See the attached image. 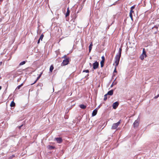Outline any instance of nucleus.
<instances>
[{
  "label": "nucleus",
  "mask_w": 159,
  "mask_h": 159,
  "mask_svg": "<svg viewBox=\"0 0 159 159\" xmlns=\"http://www.w3.org/2000/svg\"><path fill=\"white\" fill-rule=\"evenodd\" d=\"M121 51L122 49L121 48H120L118 51V53L116 54L115 57V66L116 67L119 64L121 55Z\"/></svg>",
  "instance_id": "f257e3e1"
},
{
  "label": "nucleus",
  "mask_w": 159,
  "mask_h": 159,
  "mask_svg": "<svg viewBox=\"0 0 159 159\" xmlns=\"http://www.w3.org/2000/svg\"><path fill=\"white\" fill-rule=\"evenodd\" d=\"M120 123V120L117 123H114L111 127V129H116Z\"/></svg>",
  "instance_id": "f03ea898"
},
{
  "label": "nucleus",
  "mask_w": 159,
  "mask_h": 159,
  "mask_svg": "<svg viewBox=\"0 0 159 159\" xmlns=\"http://www.w3.org/2000/svg\"><path fill=\"white\" fill-rule=\"evenodd\" d=\"M69 62V58H66V59H64L62 63V64L63 66H65V65H67L68 64Z\"/></svg>",
  "instance_id": "7ed1b4c3"
},
{
  "label": "nucleus",
  "mask_w": 159,
  "mask_h": 159,
  "mask_svg": "<svg viewBox=\"0 0 159 159\" xmlns=\"http://www.w3.org/2000/svg\"><path fill=\"white\" fill-rule=\"evenodd\" d=\"M93 68L94 69H95L97 68L99 66V63L98 62L96 61L95 62L93 63Z\"/></svg>",
  "instance_id": "20e7f679"
},
{
  "label": "nucleus",
  "mask_w": 159,
  "mask_h": 159,
  "mask_svg": "<svg viewBox=\"0 0 159 159\" xmlns=\"http://www.w3.org/2000/svg\"><path fill=\"white\" fill-rule=\"evenodd\" d=\"M54 140L56 141L57 143H61L62 141L61 138L60 137L55 138L54 139Z\"/></svg>",
  "instance_id": "39448f33"
},
{
  "label": "nucleus",
  "mask_w": 159,
  "mask_h": 159,
  "mask_svg": "<svg viewBox=\"0 0 159 159\" xmlns=\"http://www.w3.org/2000/svg\"><path fill=\"white\" fill-rule=\"evenodd\" d=\"M119 105V103L118 102H115L113 104L112 107L114 109H116Z\"/></svg>",
  "instance_id": "423d86ee"
},
{
  "label": "nucleus",
  "mask_w": 159,
  "mask_h": 159,
  "mask_svg": "<svg viewBox=\"0 0 159 159\" xmlns=\"http://www.w3.org/2000/svg\"><path fill=\"white\" fill-rule=\"evenodd\" d=\"M139 121L138 120H135V121H134L133 124L134 127V128H136L138 126L139 124Z\"/></svg>",
  "instance_id": "0eeeda50"
},
{
  "label": "nucleus",
  "mask_w": 159,
  "mask_h": 159,
  "mask_svg": "<svg viewBox=\"0 0 159 159\" xmlns=\"http://www.w3.org/2000/svg\"><path fill=\"white\" fill-rule=\"evenodd\" d=\"M113 93V90H111L109 91L107 94V95H112Z\"/></svg>",
  "instance_id": "6e6552de"
},
{
  "label": "nucleus",
  "mask_w": 159,
  "mask_h": 159,
  "mask_svg": "<svg viewBox=\"0 0 159 159\" xmlns=\"http://www.w3.org/2000/svg\"><path fill=\"white\" fill-rule=\"evenodd\" d=\"M97 112V110L96 109L94 110L93 111V113L92 114V116H95Z\"/></svg>",
  "instance_id": "1a4fd4ad"
},
{
  "label": "nucleus",
  "mask_w": 159,
  "mask_h": 159,
  "mask_svg": "<svg viewBox=\"0 0 159 159\" xmlns=\"http://www.w3.org/2000/svg\"><path fill=\"white\" fill-rule=\"evenodd\" d=\"M70 11L69 9V8L68 7L67 9V11L66 14V17L69 16L70 14Z\"/></svg>",
  "instance_id": "9d476101"
},
{
  "label": "nucleus",
  "mask_w": 159,
  "mask_h": 159,
  "mask_svg": "<svg viewBox=\"0 0 159 159\" xmlns=\"http://www.w3.org/2000/svg\"><path fill=\"white\" fill-rule=\"evenodd\" d=\"M23 83H22L20 85L17 86V88H16L15 90L16 91L17 89H20V87L23 85Z\"/></svg>",
  "instance_id": "9b49d317"
},
{
  "label": "nucleus",
  "mask_w": 159,
  "mask_h": 159,
  "mask_svg": "<svg viewBox=\"0 0 159 159\" xmlns=\"http://www.w3.org/2000/svg\"><path fill=\"white\" fill-rule=\"evenodd\" d=\"M92 46H93L92 43H91L90 44V45L89 46V52H91V51L92 49Z\"/></svg>",
  "instance_id": "f8f14e48"
},
{
  "label": "nucleus",
  "mask_w": 159,
  "mask_h": 159,
  "mask_svg": "<svg viewBox=\"0 0 159 159\" xmlns=\"http://www.w3.org/2000/svg\"><path fill=\"white\" fill-rule=\"evenodd\" d=\"M15 105V103L13 101H12L11 103L10 106L11 107H14Z\"/></svg>",
  "instance_id": "ddd939ff"
},
{
  "label": "nucleus",
  "mask_w": 159,
  "mask_h": 159,
  "mask_svg": "<svg viewBox=\"0 0 159 159\" xmlns=\"http://www.w3.org/2000/svg\"><path fill=\"white\" fill-rule=\"evenodd\" d=\"M80 107L83 109H84L86 108V106L83 104H81L80 105Z\"/></svg>",
  "instance_id": "4468645a"
},
{
  "label": "nucleus",
  "mask_w": 159,
  "mask_h": 159,
  "mask_svg": "<svg viewBox=\"0 0 159 159\" xmlns=\"http://www.w3.org/2000/svg\"><path fill=\"white\" fill-rule=\"evenodd\" d=\"M53 69H54V67H53V66L52 65H51L50 66V69H49L50 71L51 72H52V71Z\"/></svg>",
  "instance_id": "2eb2a0df"
},
{
  "label": "nucleus",
  "mask_w": 159,
  "mask_h": 159,
  "mask_svg": "<svg viewBox=\"0 0 159 159\" xmlns=\"http://www.w3.org/2000/svg\"><path fill=\"white\" fill-rule=\"evenodd\" d=\"M104 61H101L100 62L101 64V67H103L104 65Z\"/></svg>",
  "instance_id": "dca6fc26"
},
{
  "label": "nucleus",
  "mask_w": 159,
  "mask_h": 159,
  "mask_svg": "<svg viewBox=\"0 0 159 159\" xmlns=\"http://www.w3.org/2000/svg\"><path fill=\"white\" fill-rule=\"evenodd\" d=\"M107 94L104 95V99H103L104 101H106L107 99Z\"/></svg>",
  "instance_id": "f3484780"
},
{
  "label": "nucleus",
  "mask_w": 159,
  "mask_h": 159,
  "mask_svg": "<svg viewBox=\"0 0 159 159\" xmlns=\"http://www.w3.org/2000/svg\"><path fill=\"white\" fill-rule=\"evenodd\" d=\"M44 37V35L43 34H42L40 36V37L39 38V39H40L41 41H42V40H43V37Z\"/></svg>",
  "instance_id": "a211bd4d"
},
{
  "label": "nucleus",
  "mask_w": 159,
  "mask_h": 159,
  "mask_svg": "<svg viewBox=\"0 0 159 159\" xmlns=\"http://www.w3.org/2000/svg\"><path fill=\"white\" fill-rule=\"evenodd\" d=\"M25 61H22V62H20V63L19 65H20V66H21V65H24V64H25Z\"/></svg>",
  "instance_id": "6ab92c4d"
},
{
  "label": "nucleus",
  "mask_w": 159,
  "mask_h": 159,
  "mask_svg": "<svg viewBox=\"0 0 159 159\" xmlns=\"http://www.w3.org/2000/svg\"><path fill=\"white\" fill-rule=\"evenodd\" d=\"M42 73H43L42 72H41L40 73V74L39 75V76L37 78L36 80H39L40 78L41 77V75H42Z\"/></svg>",
  "instance_id": "aec40b11"
},
{
  "label": "nucleus",
  "mask_w": 159,
  "mask_h": 159,
  "mask_svg": "<svg viewBox=\"0 0 159 159\" xmlns=\"http://www.w3.org/2000/svg\"><path fill=\"white\" fill-rule=\"evenodd\" d=\"M143 54L145 55V57H146L147 56L146 54V52L145 51V49L144 48L143 49Z\"/></svg>",
  "instance_id": "412c9836"
},
{
  "label": "nucleus",
  "mask_w": 159,
  "mask_h": 159,
  "mask_svg": "<svg viewBox=\"0 0 159 159\" xmlns=\"http://www.w3.org/2000/svg\"><path fill=\"white\" fill-rule=\"evenodd\" d=\"M48 148L50 149H53L54 148V147L53 146H49V148Z\"/></svg>",
  "instance_id": "4be33fe9"
},
{
  "label": "nucleus",
  "mask_w": 159,
  "mask_h": 159,
  "mask_svg": "<svg viewBox=\"0 0 159 159\" xmlns=\"http://www.w3.org/2000/svg\"><path fill=\"white\" fill-rule=\"evenodd\" d=\"M129 16L130 17L131 20H133V17H132V14H131V13H129Z\"/></svg>",
  "instance_id": "5701e85b"
},
{
  "label": "nucleus",
  "mask_w": 159,
  "mask_h": 159,
  "mask_svg": "<svg viewBox=\"0 0 159 159\" xmlns=\"http://www.w3.org/2000/svg\"><path fill=\"white\" fill-rule=\"evenodd\" d=\"M117 82L116 81V80H114V81L112 82V83L115 85L116 84Z\"/></svg>",
  "instance_id": "b1692460"
},
{
  "label": "nucleus",
  "mask_w": 159,
  "mask_h": 159,
  "mask_svg": "<svg viewBox=\"0 0 159 159\" xmlns=\"http://www.w3.org/2000/svg\"><path fill=\"white\" fill-rule=\"evenodd\" d=\"M102 61H105V57L104 56H102Z\"/></svg>",
  "instance_id": "393cba45"
},
{
  "label": "nucleus",
  "mask_w": 159,
  "mask_h": 159,
  "mask_svg": "<svg viewBox=\"0 0 159 159\" xmlns=\"http://www.w3.org/2000/svg\"><path fill=\"white\" fill-rule=\"evenodd\" d=\"M140 58L141 60H143L144 59V57H143V55H141L140 56Z\"/></svg>",
  "instance_id": "a878e982"
},
{
  "label": "nucleus",
  "mask_w": 159,
  "mask_h": 159,
  "mask_svg": "<svg viewBox=\"0 0 159 159\" xmlns=\"http://www.w3.org/2000/svg\"><path fill=\"white\" fill-rule=\"evenodd\" d=\"M134 11H133V10H130V11L129 13H131L132 14L133 13H134Z\"/></svg>",
  "instance_id": "bb28decb"
},
{
  "label": "nucleus",
  "mask_w": 159,
  "mask_h": 159,
  "mask_svg": "<svg viewBox=\"0 0 159 159\" xmlns=\"http://www.w3.org/2000/svg\"><path fill=\"white\" fill-rule=\"evenodd\" d=\"M83 72H86V73H88L89 72V71L88 70H84L83 71Z\"/></svg>",
  "instance_id": "cd10ccee"
},
{
  "label": "nucleus",
  "mask_w": 159,
  "mask_h": 159,
  "mask_svg": "<svg viewBox=\"0 0 159 159\" xmlns=\"http://www.w3.org/2000/svg\"><path fill=\"white\" fill-rule=\"evenodd\" d=\"M159 97V94H158L157 96L154 97V98L155 99Z\"/></svg>",
  "instance_id": "c85d7f7f"
},
{
  "label": "nucleus",
  "mask_w": 159,
  "mask_h": 159,
  "mask_svg": "<svg viewBox=\"0 0 159 159\" xmlns=\"http://www.w3.org/2000/svg\"><path fill=\"white\" fill-rule=\"evenodd\" d=\"M135 8V6H133L131 7V10H133Z\"/></svg>",
  "instance_id": "c756f323"
},
{
  "label": "nucleus",
  "mask_w": 159,
  "mask_h": 159,
  "mask_svg": "<svg viewBox=\"0 0 159 159\" xmlns=\"http://www.w3.org/2000/svg\"><path fill=\"white\" fill-rule=\"evenodd\" d=\"M23 125H21L20 126H19L18 127V128L19 129H20L23 126Z\"/></svg>",
  "instance_id": "7c9ffc66"
},
{
  "label": "nucleus",
  "mask_w": 159,
  "mask_h": 159,
  "mask_svg": "<svg viewBox=\"0 0 159 159\" xmlns=\"http://www.w3.org/2000/svg\"><path fill=\"white\" fill-rule=\"evenodd\" d=\"M37 80H35V81L33 83L31 84V85H32L33 84H34L35 83H36Z\"/></svg>",
  "instance_id": "2f4dec72"
},
{
  "label": "nucleus",
  "mask_w": 159,
  "mask_h": 159,
  "mask_svg": "<svg viewBox=\"0 0 159 159\" xmlns=\"http://www.w3.org/2000/svg\"><path fill=\"white\" fill-rule=\"evenodd\" d=\"M40 40H41L40 39H39L38 40V42H37L38 44H39V43Z\"/></svg>",
  "instance_id": "473e14b6"
},
{
  "label": "nucleus",
  "mask_w": 159,
  "mask_h": 159,
  "mask_svg": "<svg viewBox=\"0 0 159 159\" xmlns=\"http://www.w3.org/2000/svg\"><path fill=\"white\" fill-rule=\"evenodd\" d=\"M114 85V84H113L112 83V84L111 85V87H112Z\"/></svg>",
  "instance_id": "72a5a7b5"
},
{
  "label": "nucleus",
  "mask_w": 159,
  "mask_h": 159,
  "mask_svg": "<svg viewBox=\"0 0 159 159\" xmlns=\"http://www.w3.org/2000/svg\"><path fill=\"white\" fill-rule=\"evenodd\" d=\"M14 156H14V155H12V156H11V157H10V159H11V158H12V157H14Z\"/></svg>",
  "instance_id": "f704fd0d"
},
{
  "label": "nucleus",
  "mask_w": 159,
  "mask_h": 159,
  "mask_svg": "<svg viewBox=\"0 0 159 159\" xmlns=\"http://www.w3.org/2000/svg\"><path fill=\"white\" fill-rule=\"evenodd\" d=\"M116 66H115V70H114V72H116Z\"/></svg>",
  "instance_id": "c9c22d12"
},
{
  "label": "nucleus",
  "mask_w": 159,
  "mask_h": 159,
  "mask_svg": "<svg viewBox=\"0 0 159 159\" xmlns=\"http://www.w3.org/2000/svg\"><path fill=\"white\" fill-rule=\"evenodd\" d=\"M2 62H0V65L1 66L2 64Z\"/></svg>",
  "instance_id": "e433bc0d"
},
{
  "label": "nucleus",
  "mask_w": 159,
  "mask_h": 159,
  "mask_svg": "<svg viewBox=\"0 0 159 159\" xmlns=\"http://www.w3.org/2000/svg\"><path fill=\"white\" fill-rule=\"evenodd\" d=\"M66 57V55H65L64 56V57H63L62 58H64V57Z\"/></svg>",
  "instance_id": "4c0bfd02"
},
{
  "label": "nucleus",
  "mask_w": 159,
  "mask_h": 159,
  "mask_svg": "<svg viewBox=\"0 0 159 159\" xmlns=\"http://www.w3.org/2000/svg\"><path fill=\"white\" fill-rule=\"evenodd\" d=\"M2 87L1 86H0V90L1 89Z\"/></svg>",
  "instance_id": "58836bf2"
},
{
  "label": "nucleus",
  "mask_w": 159,
  "mask_h": 159,
  "mask_svg": "<svg viewBox=\"0 0 159 159\" xmlns=\"http://www.w3.org/2000/svg\"><path fill=\"white\" fill-rule=\"evenodd\" d=\"M100 107V105H99V106L98 107L99 108V107Z\"/></svg>",
  "instance_id": "ea45409f"
},
{
  "label": "nucleus",
  "mask_w": 159,
  "mask_h": 159,
  "mask_svg": "<svg viewBox=\"0 0 159 159\" xmlns=\"http://www.w3.org/2000/svg\"><path fill=\"white\" fill-rule=\"evenodd\" d=\"M2 1V0H0V2H1V1Z\"/></svg>",
  "instance_id": "a19ab883"
},
{
  "label": "nucleus",
  "mask_w": 159,
  "mask_h": 159,
  "mask_svg": "<svg viewBox=\"0 0 159 159\" xmlns=\"http://www.w3.org/2000/svg\"><path fill=\"white\" fill-rule=\"evenodd\" d=\"M20 80H17V81L18 82L19 81H20Z\"/></svg>",
  "instance_id": "79ce46f5"
}]
</instances>
